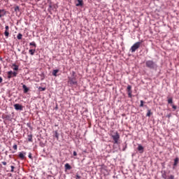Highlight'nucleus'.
Wrapping results in <instances>:
<instances>
[{
    "label": "nucleus",
    "mask_w": 179,
    "mask_h": 179,
    "mask_svg": "<svg viewBox=\"0 0 179 179\" xmlns=\"http://www.w3.org/2000/svg\"><path fill=\"white\" fill-rule=\"evenodd\" d=\"M0 83H2V78L0 77Z\"/></svg>",
    "instance_id": "38"
},
{
    "label": "nucleus",
    "mask_w": 179,
    "mask_h": 179,
    "mask_svg": "<svg viewBox=\"0 0 179 179\" xmlns=\"http://www.w3.org/2000/svg\"><path fill=\"white\" fill-rule=\"evenodd\" d=\"M80 178H81L80 176L79 175L76 176V179H80Z\"/></svg>",
    "instance_id": "32"
},
{
    "label": "nucleus",
    "mask_w": 179,
    "mask_h": 179,
    "mask_svg": "<svg viewBox=\"0 0 179 179\" xmlns=\"http://www.w3.org/2000/svg\"><path fill=\"white\" fill-rule=\"evenodd\" d=\"M179 163V159L178 157L175 158L174 159V163H173V169L176 170V168L177 167V166L178 165Z\"/></svg>",
    "instance_id": "9"
},
{
    "label": "nucleus",
    "mask_w": 179,
    "mask_h": 179,
    "mask_svg": "<svg viewBox=\"0 0 179 179\" xmlns=\"http://www.w3.org/2000/svg\"><path fill=\"white\" fill-rule=\"evenodd\" d=\"M75 71H72V76H71V78H75Z\"/></svg>",
    "instance_id": "35"
},
{
    "label": "nucleus",
    "mask_w": 179,
    "mask_h": 179,
    "mask_svg": "<svg viewBox=\"0 0 179 179\" xmlns=\"http://www.w3.org/2000/svg\"><path fill=\"white\" fill-rule=\"evenodd\" d=\"M54 135L58 141V139H59V134H58V131H55Z\"/></svg>",
    "instance_id": "19"
},
{
    "label": "nucleus",
    "mask_w": 179,
    "mask_h": 179,
    "mask_svg": "<svg viewBox=\"0 0 179 179\" xmlns=\"http://www.w3.org/2000/svg\"><path fill=\"white\" fill-rule=\"evenodd\" d=\"M143 101H141L140 107H143Z\"/></svg>",
    "instance_id": "31"
},
{
    "label": "nucleus",
    "mask_w": 179,
    "mask_h": 179,
    "mask_svg": "<svg viewBox=\"0 0 179 179\" xmlns=\"http://www.w3.org/2000/svg\"><path fill=\"white\" fill-rule=\"evenodd\" d=\"M169 104H173V98H169L168 99Z\"/></svg>",
    "instance_id": "24"
},
{
    "label": "nucleus",
    "mask_w": 179,
    "mask_h": 179,
    "mask_svg": "<svg viewBox=\"0 0 179 179\" xmlns=\"http://www.w3.org/2000/svg\"><path fill=\"white\" fill-rule=\"evenodd\" d=\"M13 69L14 71H18L19 70V66H17L16 64H13Z\"/></svg>",
    "instance_id": "18"
},
{
    "label": "nucleus",
    "mask_w": 179,
    "mask_h": 179,
    "mask_svg": "<svg viewBox=\"0 0 179 179\" xmlns=\"http://www.w3.org/2000/svg\"><path fill=\"white\" fill-rule=\"evenodd\" d=\"M172 108H173V110H177V106H176L172 105Z\"/></svg>",
    "instance_id": "36"
},
{
    "label": "nucleus",
    "mask_w": 179,
    "mask_h": 179,
    "mask_svg": "<svg viewBox=\"0 0 179 179\" xmlns=\"http://www.w3.org/2000/svg\"><path fill=\"white\" fill-rule=\"evenodd\" d=\"M162 178L168 179L167 178V175H166V173L162 174Z\"/></svg>",
    "instance_id": "28"
},
{
    "label": "nucleus",
    "mask_w": 179,
    "mask_h": 179,
    "mask_svg": "<svg viewBox=\"0 0 179 179\" xmlns=\"http://www.w3.org/2000/svg\"><path fill=\"white\" fill-rule=\"evenodd\" d=\"M34 52H36V49H30L29 50V53L31 55H34Z\"/></svg>",
    "instance_id": "17"
},
{
    "label": "nucleus",
    "mask_w": 179,
    "mask_h": 179,
    "mask_svg": "<svg viewBox=\"0 0 179 179\" xmlns=\"http://www.w3.org/2000/svg\"><path fill=\"white\" fill-rule=\"evenodd\" d=\"M78 3L76 4V6H83V0H77Z\"/></svg>",
    "instance_id": "12"
},
{
    "label": "nucleus",
    "mask_w": 179,
    "mask_h": 179,
    "mask_svg": "<svg viewBox=\"0 0 179 179\" xmlns=\"http://www.w3.org/2000/svg\"><path fill=\"white\" fill-rule=\"evenodd\" d=\"M13 148L14 149V150H17V145H14L13 146Z\"/></svg>",
    "instance_id": "27"
},
{
    "label": "nucleus",
    "mask_w": 179,
    "mask_h": 179,
    "mask_svg": "<svg viewBox=\"0 0 179 179\" xmlns=\"http://www.w3.org/2000/svg\"><path fill=\"white\" fill-rule=\"evenodd\" d=\"M14 10H15V12H19L20 10V9L19 8V6H17L15 7Z\"/></svg>",
    "instance_id": "23"
},
{
    "label": "nucleus",
    "mask_w": 179,
    "mask_h": 179,
    "mask_svg": "<svg viewBox=\"0 0 179 179\" xmlns=\"http://www.w3.org/2000/svg\"><path fill=\"white\" fill-rule=\"evenodd\" d=\"M2 164H3V166H6V162H3Z\"/></svg>",
    "instance_id": "37"
},
{
    "label": "nucleus",
    "mask_w": 179,
    "mask_h": 179,
    "mask_svg": "<svg viewBox=\"0 0 179 179\" xmlns=\"http://www.w3.org/2000/svg\"><path fill=\"white\" fill-rule=\"evenodd\" d=\"M22 88L24 90V93H27V92H29V89L28 87L26 86V85H22Z\"/></svg>",
    "instance_id": "15"
},
{
    "label": "nucleus",
    "mask_w": 179,
    "mask_h": 179,
    "mask_svg": "<svg viewBox=\"0 0 179 179\" xmlns=\"http://www.w3.org/2000/svg\"><path fill=\"white\" fill-rule=\"evenodd\" d=\"M168 179H176V178H174V175H170L168 176Z\"/></svg>",
    "instance_id": "26"
},
{
    "label": "nucleus",
    "mask_w": 179,
    "mask_h": 179,
    "mask_svg": "<svg viewBox=\"0 0 179 179\" xmlns=\"http://www.w3.org/2000/svg\"><path fill=\"white\" fill-rule=\"evenodd\" d=\"M145 66L149 69H156L157 68V64L152 60H148L145 62Z\"/></svg>",
    "instance_id": "1"
},
{
    "label": "nucleus",
    "mask_w": 179,
    "mask_h": 179,
    "mask_svg": "<svg viewBox=\"0 0 179 179\" xmlns=\"http://www.w3.org/2000/svg\"><path fill=\"white\" fill-rule=\"evenodd\" d=\"M44 90H45V88H44V87H41L40 88L41 92H44Z\"/></svg>",
    "instance_id": "33"
},
{
    "label": "nucleus",
    "mask_w": 179,
    "mask_h": 179,
    "mask_svg": "<svg viewBox=\"0 0 179 179\" xmlns=\"http://www.w3.org/2000/svg\"><path fill=\"white\" fill-rule=\"evenodd\" d=\"M73 156H78V153L76 152V151H73Z\"/></svg>",
    "instance_id": "34"
},
{
    "label": "nucleus",
    "mask_w": 179,
    "mask_h": 179,
    "mask_svg": "<svg viewBox=\"0 0 179 179\" xmlns=\"http://www.w3.org/2000/svg\"><path fill=\"white\" fill-rule=\"evenodd\" d=\"M38 1H40V0H38Z\"/></svg>",
    "instance_id": "41"
},
{
    "label": "nucleus",
    "mask_w": 179,
    "mask_h": 179,
    "mask_svg": "<svg viewBox=\"0 0 179 179\" xmlns=\"http://www.w3.org/2000/svg\"><path fill=\"white\" fill-rule=\"evenodd\" d=\"M6 15V10L5 9H0V19Z\"/></svg>",
    "instance_id": "11"
},
{
    "label": "nucleus",
    "mask_w": 179,
    "mask_h": 179,
    "mask_svg": "<svg viewBox=\"0 0 179 179\" xmlns=\"http://www.w3.org/2000/svg\"><path fill=\"white\" fill-rule=\"evenodd\" d=\"M150 115H152V112H150V110H148L146 116L150 117Z\"/></svg>",
    "instance_id": "25"
},
{
    "label": "nucleus",
    "mask_w": 179,
    "mask_h": 179,
    "mask_svg": "<svg viewBox=\"0 0 179 179\" xmlns=\"http://www.w3.org/2000/svg\"><path fill=\"white\" fill-rule=\"evenodd\" d=\"M125 149H127V146L124 148H123V152L125 151Z\"/></svg>",
    "instance_id": "39"
},
{
    "label": "nucleus",
    "mask_w": 179,
    "mask_h": 179,
    "mask_svg": "<svg viewBox=\"0 0 179 179\" xmlns=\"http://www.w3.org/2000/svg\"><path fill=\"white\" fill-rule=\"evenodd\" d=\"M132 86L131 85H128L127 86V93H128V96L129 97H132Z\"/></svg>",
    "instance_id": "7"
},
{
    "label": "nucleus",
    "mask_w": 179,
    "mask_h": 179,
    "mask_svg": "<svg viewBox=\"0 0 179 179\" xmlns=\"http://www.w3.org/2000/svg\"><path fill=\"white\" fill-rule=\"evenodd\" d=\"M138 150L140 153H143V146L138 145Z\"/></svg>",
    "instance_id": "14"
},
{
    "label": "nucleus",
    "mask_w": 179,
    "mask_h": 179,
    "mask_svg": "<svg viewBox=\"0 0 179 179\" xmlns=\"http://www.w3.org/2000/svg\"><path fill=\"white\" fill-rule=\"evenodd\" d=\"M22 37H23V35L22 34H18V35L17 36V38L18 40H22Z\"/></svg>",
    "instance_id": "22"
},
{
    "label": "nucleus",
    "mask_w": 179,
    "mask_h": 179,
    "mask_svg": "<svg viewBox=\"0 0 179 179\" xmlns=\"http://www.w3.org/2000/svg\"><path fill=\"white\" fill-rule=\"evenodd\" d=\"M27 139L29 142H33V135L32 134L28 135Z\"/></svg>",
    "instance_id": "16"
},
{
    "label": "nucleus",
    "mask_w": 179,
    "mask_h": 179,
    "mask_svg": "<svg viewBox=\"0 0 179 179\" xmlns=\"http://www.w3.org/2000/svg\"><path fill=\"white\" fill-rule=\"evenodd\" d=\"M18 157H20L21 160H24L26 159V152H19Z\"/></svg>",
    "instance_id": "6"
},
{
    "label": "nucleus",
    "mask_w": 179,
    "mask_h": 179,
    "mask_svg": "<svg viewBox=\"0 0 179 179\" xmlns=\"http://www.w3.org/2000/svg\"><path fill=\"white\" fill-rule=\"evenodd\" d=\"M58 72H59V70H58V69L53 70L52 75L53 76H58V74H57V73H58Z\"/></svg>",
    "instance_id": "13"
},
{
    "label": "nucleus",
    "mask_w": 179,
    "mask_h": 179,
    "mask_svg": "<svg viewBox=\"0 0 179 179\" xmlns=\"http://www.w3.org/2000/svg\"><path fill=\"white\" fill-rule=\"evenodd\" d=\"M65 169H66V170H71V169H72V167L71 166V165H69V164H66Z\"/></svg>",
    "instance_id": "20"
},
{
    "label": "nucleus",
    "mask_w": 179,
    "mask_h": 179,
    "mask_svg": "<svg viewBox=\"0 0 179 179\" xmlns=\"http://www.w3.org/2000/svg\"><path fill=\"white\" fill-rule=\"evenodd\" d=\"M14 169H15V166H11V173H13V171H14Z\"/></svg>",
    "instance_id": "30"
},
{
    "label": "nucleus",
    "mask_w": 179,
    "mask_h": 179,
    "mask_svg": "<svg viewBox=\"0 0 179 179\" xmlns=\"http://www.w3.org/2000/svg\"><path fill=\"white\" fill-rule=\"evenodd\" d=\"M68 83L70 84V86H78V81L75 77H69Z\"/></svg>",
    "instance_id": "2"
},
{
    "label": "nucleus",
    "mask_w": 179,
    "mask_h": 179,
    "mask_svg": "<svg viewBox=\"0 0 179 179\" xmlns=\"http://www.w3.org/2000/svg\"><path fill=\"white\" fill-rule=\"evenodd\" d=\"M17 75V73L16 72H13V71H8V78L10 79V78H15L16 77Z\"/></svg>",
    "instance_id": "5"
},
{
    "label": "nucleus",
    "mask_w": 179,
    "mask_h": 179,
    "mask_svg": "<svg viewBox=\"0 0 179 179\" xmlns=\"http://www.w3.org/2000/svg\"><path fill=\"white\" fill-rule=\"evenodd\" d=\"M14 108L15 110H23V106H22V105L19 104V103H15L14 105Z\"/></svg>",
    "instance_id": "10"
},
{
    "label": "nucleus",
    "mask_w": 179,
    "mask_h": 179,
    "mask_svg": "<svg viewBox=\"0 0 179 179\" xmlns=\"http://www.w3.org/2000/svg\"><path fill=\"white\" fill-rule=\"evenodd\" d=\"M110 136L113 138L114 143L118 145V141H120V134L118 132L116 131L115 134H112Z\"/></svg>",
    "instance_id": "3"
},
{
    "label": "nucleus",
    "mask_w": 179,
    "mask_h": 179,
    "mask_svg": "<svg viewBox=\"0 0 179 179\" xmlns=\"http://www.w3.org/2000/svg\"><path fill=\"white\" fill-rule=\"evenodd\" d=\"M5 29L6 30L4 31V36L6 38H8V37H9V26H6Z\"/></svg>",
    "instance_id": "8"
},
{
    "label": "nucleus",
    "mask_w": 179,
    "mask_h": 179,
    "mask_svg": "<svg viewBox=\"0 0 179 179\" xmlns=\"http://www.w3.org/2000/svg\"><path fill=\"white\" fill-rule=\"evenodd\" d=\"M141 44H142V42H137L134 43V45H132L131 48V52H135L136 50L141 47Z\"/></svg>",
    "instance_id": "4"
},
{
    "label": "nucleus",
    "mask_w": 179,
    "mask_h": 179,
    "mask_svg": "<svg viewBox=\"0 0 179 179\" xmlns=\"http://www.w3.org/2000/svg\"><path fill=\"white\" fill-rule=\"evenodd\" d=\"M29 45H33V47H34V48H36L37 47V45L36 44V42H34V41L31 42L29 43Z\"/></svg>",
    "instance_id": "21"
},
{
    "label": "nucleus",
    "mask_w": 179,
    "mask_h": 179,
    "mask_svg": "<svg viewBox=\"0 0 179 179\" xmlns=\"http://www.w3.org/2000/svg\"><path fill=\"white\" fill-rule=\"evenodd\" d=\"M169 117H170V115H168Z\"/></svg>",
    "instance_id": "40"
},
{
    "label": "nucleus",
    "mask_w": 179,
    "mask_h": 179,
    "mask_svg": "<svg viewBox=\"0 0 179 179\" xmlns=\"http://www.w3.org/2000/svg\"><path fill=\"white\" fill-rule=\"evenodd\" d=\"M28 157H29L31 159H33V157L31 156V153L29 152Z\"/></svg>",
    "instance_id": "29"
}]
</instances>
